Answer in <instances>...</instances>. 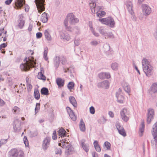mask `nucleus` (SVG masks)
<instances>
[{
  "label": "nucleus",
  "instance_id": "1",
  "mask_svg": "<svg viewBox=\"0 0 157 157\" xmlns=\"http://www.w3.org/2000/svg\"><path fill=\"white\" fill-rule=\"evenodd\" d=\"M78 19L76 18L72 13H70L67 15V18L64 20V24L66 30L72 31V29L70 25H69L68 22L71 25H74L78 23Z\"/></svg>",
  "mask_w": 157,
  "mask_h": 157
},
{
  "label": "nucleus",
  "instance_id": "2",
  "mask_svg": "<svg viewBox=\"0 0 157 157\" xmlns=\"http://www.w3.org/2000/svg\"><path fill=\"white\" fill-rule=\"evenodd\" d=\"M142 67L144 72L146 75L149 77L153 73L154 68L149 61L144 58L142 61Z\"/></svg>",
  "mask_w": 157,
  "mask_h": 157
},
{
  "label": "nucleus",
  "instance_id": "3",
  "mask_svg": "<svg viewBox=\"0 0 157 157\" xmlns=\"http://www.w3.org/2000/svg\"><path fill=\"white\" fill-rule=\"evenodd\" d=\"M25 63L22 64L20 65V68L21 70L25 71L29 70L31 67H34L36 64V62L34 61L33 58L31 59L29 58L28 59L26 57L24 60Z\"/></svg>",
  "mask_w": 157,
  "mask_h": 157
},
{
  "label": "nucleus",
  "instance_id": "4",
  "mask_svg": "<svg viewBox=\"0 0 157 157\" xmlns=\"http://www.w3.org/2000/svg\"><path fill=\"white\" fill-rule=\"evenodd\" d=\"M59 145L62 147L63 148H65V154L68 155L71 154V152L73 151V148L67 142L66 143L64 141L62 142L61 143H59Z\"/></svg>",
  "mask_w": 157,
  "mask_h": 157
},
{
  "label": "nucleus",
  "instance_id": "5",
  "mask_svg": "<svg viewBox=\"0 0 157 157\" xmlns=\"http://www.w3.org/2000/svg\"><path fill=\"white\" fill-rule=\"evenodd\" d=\"M151 132L154 140H151V144L152 146L156 147L157 144V122L153 126Z\"/></svg>",
  "mask_w": 157,
  "mask_h": 157
},
{
  "label": "nucleus",
  "instance_id": "6",
  "mask_svg": "<svg viewBox=\"0 0 157 157\" xmlns=\"http://www.w3.org/2000/svg\"><path fill=\"white\" fill-rule=\"evenodd\" d=\"M9 157H25L23 151L20 150L18 151L17 149H11L9 152Z\"/></svg>",
  "mask_w": 157,
  "mask_h": 157
},
{
  "label": "nucleus",
  "instance_id": "7",
  "mask_svg": "<svg viewBox=\"0 0 157 157\" xmlns=\"http://www.w3.org/2000/svg\"><path fill=\"white\" fill-rule=\"evenodd\" d=\"M98 20L102 23L112 28L114 26L115 24L113 19L110 17H108L102 19H99Z\"/></svg>",
  "mask_w": 157,
  "mask_h": 157
},
{
  "label": "nucleus",
  "instance_id": "8",
  "mask_svg": "<svg viewBox=\"0 0 157 157\" xmlns=\"http://www.w3.org/2000/svg\"><path fill=\"white\" fill-rule=\"evenodd\" d=\"M45 0H35V2L36 3L37 9L38 12L40 13L44 11L45 8L44 6V2Z\"/></svg>",
  "mask_w": 157,
  "mask_h": 157
},
{
  "label": "nucleus",
  "instance_id": "9",
  "mask_svg": "<svg viewBox=\"0 0 157 157\" xmlns=\"http://www.w3.org/2000/svg\"><path fill=\"white\" fill-rule=\"evenodd\" d=\"M51 138L47 137L43 141L42 147L44 151H46L49 147L50 144Z\"/></svg>",
  "mask_w": 157,
  "mask_h": 157
},
{
  "label": "nucleus",
  "instance_id": "10",
  "mask_svg": "<svg viewBox=\"0 0 157 157\" xmlns=\"http://www.w3.org/2000/svg\"><path fill=\"white\" fill-rule=\"evenodd\" d=\"M147 122L150 124L151 120L153 119L154 115V110L151 108H149L147 110Z\"/></svg>",
  "mask_w": 157,
  "mask_h": 157
},
{
  "label": "nucleus",
  "instance_id": "11",
  "mask_svg": "<svg viewBox=\"0 0 157 157\" xmlns=\"http://www.w3.org/2000/svg\"><path fill=\"white\" fill-rule=\"evenodd\" d=\"M142 11L146 15H149L151 12V8L146 4H143L142 5Z\"/></svg>",
  "mask_w": 157,
  "mask_h": 157
},
{
  "label": "nucleus",
  "instance_id": "12",
  "mask_svg": "<svg viewBox=\"0 0 157 157\" xmlns=\"http://www.w3.org/2000/svg\"><path fill=\"white\" fill-rule=\"evenodd\" d=\"M109 83L107 80H105L101 82H99L98 84V86L99 88H104L106 89L109 88Z\"/></svg>",
  "mask_w": 157,
  "mask_h": 157
},
{
  "label": "nucleus",
  "instance_id": "13",
  "mask_svg": "<svg viewBox=\"0 0 157 157\" xmlns=\"http://www.w3.org/2000/svg\"><path fill=\"white\" fill-rule=\"evenodd\" d=\"M24 3L25 0H17L15 2V8L16 9L21 8Z\"/></svg>",
  "mask_w": 157,
  "mask_h": 157
},
{
  "label": "nucleus",
  "instance_id": "14",
  "mask_svg": "<svg viewBox=\"0 0 157 157\" xmlns=\"http://www.w3.org/2000/svg\"><path fill=\"white\" fill-rule=\"evenodd\" d=\"M21 122L17 120H16L13 125V128L14 130L16 131H19L21 129Z\"/></svg>",
  "mask_w": 157,
  "mask_h": 157
},
{
  "label": "nucleus",
  "instance_id": "15",
  "mask_svg": "<svg viewBox=\"0 0 157 157\" xmlns=\"http://www.w3.org/2000/svg\"><path fill=\"white\" fill-rule=\"evenodd\" d=\"M95 0L92 1L90 3V6L91 10V11L93 13H96V10L97 9V8H99L98 6H96V3L95 2Z\"/></svg>",
  "mask_w": 157,
  "mask_h": 157
},
{
  "label": "nucleus",
  "instance_id": "16",
  "mask_svg": "<svg viewBox=\"0 0 157 157\" xmlns=\"http://www.w3.org/2000/svg\"><path fill=\"white\" fill-rule=\"evenodd\" d=\"M149 93L151 95L155 93H157V83H153L149 91Z\"/></svg>",
  "mask_w": 157,
  "mask_h": 157
},
{
  "label": "nucleus",
  "instance_id": "17",
  "mask_svg": "<svg viewBox=\"0 0 157 157\" xmlns=\"http://www.w3.org/2000/svg\"><path fill=\"white\" fill-rule=\"evenodd\" d=\"M85 140L84 139H82L81 140V146L85 151L87 152L89 150V147L88 144L85 143Z\"/></svg>",
  "mask_w": 157,
  "mask_h": 157
},
{
  "label": "nucleus",
  "instance_id": "18",
  "mask_svg": "<svg viewBox=\"0 0 157 157\" xmlns=\"http://www.w3.org/2000/svg\"><path fill=\"white\" fill-rule=\"evenodd\" d=\"M122 85L125 91L130 95V86L126 83H124L123 84H122Z\"/></svg>",
  "mask_w": 157,
  "mask_h": 157
},
{
  "label": "nucleus",
  "instance_id": "19",
  "mask_svg": "<svg viewBox=\"0 0 157 157\" xmlns=\"http://www.w3.org/2000/svg\"><path fill=\"white\" fill-rule=\"evenodd\" d=\"M126 6L128 11L131 14H133V12L132 10V3L130 1H128L126 3Z\"/></svg>",
  "mask_w": 157,
  "mask_h": 157
},
{
  "label": "nucleus",
  "instance_id": "20",
  "mask_svg": "<svg viewBox=\"0 0 157 157\" xmlns=\"http://www.w3.org/2000/svg\"><path fill=\"white\" fill-rule=\"evenodd\" d=\"M69 100L70 103L75 107H76L77 104L75 98L73 96H70L69 98Z\"/></svg>",
  "mask_w": 157,
  "mask_h": 157
},
{
  "label": "nucleus",
  "instance_id": "21",
  "mask_svg": "<svg viewBox=\"0 0 157 157\" xmlns=\"http://www.w3.org/2000/svg\"><path fill=\"white\" fill-rule=\"evenodd\" d=\"M79 126L81 131L82 132H84L85 131L86 128L85 123L82 119L80 120Z\"/></svg>",
  "mask_w": 157,
  "mask_h": 157
},
{
  "label": "nucleus",
  "instance_id": "22",
  "mask_svg": "<svg viewBox=\"0 0 157 157\" xmlns=\"http://www.w3.org/2000/svg\"><path fill=\"white\" fill-rule=\"evenodd\" d=\"M56 82L59 87H61L63 86L64 81L61 78H57L56 79Z\"/></svg>",
  "mask_w": 157,
  "mask_h": 157
},
{
  "label": "nucleus",
  "instance_id": "23",
  "mask_svg": "<svg viewBox=\"0 0 157 157\" xmlns=\"http://www.w3.org/2000/svg\"><path fill=\"white\" fill-rule=\"evenodd\" d=\"M99 31L101 34L104 36H106V34L108 32L107 29L102 27L99 28Z\"/></svg>",
  "mask_w": 157,
  "mask_h": 157
},
{
  "label": "nucleus",
  "instance_id": "24",
  "mask_svg": "<svg viewBox=\"0 0 157 157\" xmlns=\"http://www.w3.org/2000/svg\"><path fill=\"white\" fill-rule=\"evenodd\" d=\"M144 122H142L141 127L139 128V135L140 136H142L143 135V133L144 131Z\"/></svg>",
  "mask_w": 157,
  "mask_h": 157
},
{
  "label": "nucleus",
  "instance_id": "25",
  "mask_svg": "<svg viewBox=\"0 0 157 157\" xmlns=\"http://www.w3.org/2000/svg\"><path fill=\"white\" fill-rule=\"evenodd\" d=\"M59 135L62 137H64L66 136V132L65 130L63 128L60 129L59 131Z\"/></svg>",
  "mask_w": 157,
  "mask_h": 157
},
{
  "label": "nucleus",
  "instance_id": "26",
  "mask_svg": "<svg viewBox=\"0 0 157 157\" xmlns=\"http://www.w3.org/2000/svg\"><path fill=\"white\" fill-rule=\"evenodd\" d=\"M48 20V17L47 16V14L45 12L42 15L41 18V21L43 23L46 22Z\"/></svg>",
  "mask_w": 157,
  "mask_h": 157
},
{
  "label": "nucleus",
  "instance_id": "27",
  "mask_svg": "<svg viewBox=\"0 0 157 157\" xmlns=\"http://www.w3.org/2000/svg\"><path fill=\"white\" fill-rule=\"evenodd\" d=\"M60 58L58 56H56V59L54 61V65L56 68H57L59 65V61H60Z\"/></svg>",
  "mask_w": 157,
  "mask_h": 157
},
{
  "label": "nucleus",
  "instance_id": "28",
  "mask_svg": "<svg viewBox=\"0 0 157 157\" xmlns=\"http://www.w3.org/2000/svg\"><path fill=\"white\" fill-rule=\"evenodd\" d=\"M61 38L64 40H69L70 39V37L67 33H63L61 36Z\"/></svg>",
  "mask_w": 157,
  "mask_h": 157
},
{
  "label": "nucleus",
  "instance_id": "29",
  "mask_svg": "<svg viewBox=\"0 0 157 157\" xmlns=\"http://www.w3.org/2000/svg\"><path fill=\"white\" fill-rule=\"evenodd\" d=\"M116 96L117 98V101L119 102L122 103L124 97L122 96L121 94H118V93H117L116 94Z\"/></svg>",
  "mask_w": 157,
  "mask_h": 157
},
{
  "label": "nucleus",
  "instance_id": "30",
  "mask_svg": "<svg viewBox=\"0 0 157 157\" xmlns=\"http://www.w3.org/2000/svg\"><path fill=\"white\" fill-rule=\"evenodd\" d=\"M119 64L117 63H114L111 64V67L113 71H117L119 67Z\"/></svg>",
  "mask_w": 157,
  "mask_h": 157
},
{
  "label": "nucleus",
  "instance_id": "31",
  "mask_svg": "<svg viewBox=\"0 0 157 157\" xmlns=\"http://www.w3.org/2000/svg\"><path fill=\"white\" fill-rule=\"evenodd\" d=\"M94 145L96 151L98 152H100L101 151L100 147L98 144V142L97 141L95 140L94 141Z\"/></svg>",
  "mask_w": 157,
  "mask_h": 157
},
{
  "label": "nucleus",
  "instance_id": "32",
  "mask_svg": "<svg viewBox=\"0 0 157 157\" xmlns=\"http://www.w3.org/2000/svg\"><path fill=\"white\" fill-rule=\"evenodd\" d=\"M34 96L36 100H38L40 98V94L38 90H35L34 93Z\"/></svg>",
  "mask_w": 157,
  "mask_h": 157
},
{
  "label": "nucleus",
  "instance_id": "33",
  "mask_svg": "<svg viewBox=\"0 0 157 157\" xmlns=\"http://www.w3.org/2000/svg\"><path fill=\"white\" fill-rule=\"evenodd\" d=\"M75 86V83L73 82H69L67 85L68 89L70 90V91H71V90L73 89Z\"/></svg>",
  "mask_w": 157,
  "mask_h": 157
},
{
  "label": "nucleus",
  "instance_id": "34",
  "mask_svg": "<svg viewBox=\"0 0 157 157\" xmlns=\"http://www.w3.org/2000/svg\"><path fill=\"white\" fill-rule=\"evenodd\" d=\"M41 93L42 94L47 95L48 94V89L45 87L43 88L41 90Z\"/></svg>",
  "mask_w": 157,
  "mask_h": 157
},
{
  "label": "nucleus",
  "instance_id": "35",
  "mask_svg": "<svg viewBox=\"0 0 157 157\" xmlns=\"http://www.w3.org/2000/svg\"><path fill=\"white\" fill-rule=\"evenodd\" d=\"M37 78L38 79L45 80V76L44 75L43 73L42 72H39L38 73Z\"/></svg>",
  "mask_w": 157,
  "mask_h": 157
},
{
  "label": "nucleus",
  "instance_id": "36",
  "mask_svg": "<svg viewBox=\"0 0 157 157\" xmlns=\"http://www.w3.org/2000/svg\"><path fill=\"white\" fill-rule=\"evenodd\" d=\"M20 109L17 106L13 107L12 109L13 112L14 114H18L20 111Z\"/></svg>",
  "mask_w": 157,
  "mask_h": 157
},
{
  "label": "nucleus",
  "instance_id": "37",
  "mask_svg": "<svg viewBox=\"0 0 157 157\" xmlns=\"http://www.w3.org/2000/svg\"><path fill=\"white\" fill-rule=\"evenodd\" d=\"M44 34L45 38L47 40H51V36L48 30H46L44 32Z\"/></svg>",
  "mask_w": 157,
  "mask_h": 157
},
{
  "label": "nucleus",
  "instance_id": "38",
  "mask_svg": "<svg viewBox=\"0 0 157 157\" xmlns=\"http://www.w3.org/2000/svg\"><path fill=\"white\" fill-rule=\"evenodd\" d=\"M122 114L124 115L128 114V111L126 108H124L121 110L120 112L121 115H122Z\"/></svg>",
  "mask_w": 157,
  "mask_h": 157
},
{
  "label": "nucleus",
  "instance_id": "39",
  "mask_svg": "<svg viewBox=\"0 0 157 157\" xmlns=\"http://www.w3.org/2000/svg\"><path fill=\"white\" fill-rule=\"evenodd\" d=\"M4 28L0 29V41H2L4 36Z\"/></svg>",
  "mask_w": 157,
  "mask_h": 157
},
{
  "label": "nucleus",
  "instance_id": "40",
  "mask_svg": "<svg viewBox=\"0 0 157 157\" xmlns=\"http://www.w3.org/2000/svg\"><path fill=\"white\" fill-rule=\"evenodd\" d=\"M118 131L120 134L124 136H126V133L125 132L123 128L120 130L119 129Z\"/></svg>",
  "mask_w": 157,
  "mask_h": 157
},
{
  "label": "nucleus",
  "instance_id": "41",
  "mask_svg": "<svg viewBox=\"0 0 157 157\" xmlns=\"http://www.w3.org/2000/svg\"><path fill=\"white\" fill-rule=\"evenodd\" d=\"M69 115L72 120L74 121H76V117L73 112H72L71 113L69 114Z\"/></svg>",
  "mask_w": 157,
  "mask_h": 157
},
{
  "label": "nucleus",
  "instance_id": "42",
  "mask_svg": "<svg viewBox=\"0 0 157 157\" xmlns=\"http://www.w3.org/2000/svg\"><path fill=\"white\" fill-rule=\"evenodd\" d=\"M25 22V21L23 20H20L19 22L18 26L20 29H22L24 26Z\"/></svg>",
  "mask_w": 157,
  "mask_h": 157
},
{
  "label": "nucleus",
  "instance_id": "43",
  "mask_svg": "<svg viewBox=\"0 0 157 157\" xmlns=\"http://www.w3.org/2000/svg\"><path fill=\"white\" fill-rule=\"evenodd\" d=\"M104 145L107 150H109L111 148V144L108 141L105 142L104 143Z\"/></svg>",
  "mask_w": 157,
  "mask_h": 157
},
{
  "label": "nucleus",
  "instance_id": "44",
  "mask_svg": "<svg viewBox=\"0 0 157 157\" xmlns=\"http://www.w3.org/2000/svg\"><path fill=\"white\" fill-rule=\"evenodd\" d=\"M23 142L26 147H28L29 146V142L26 136H24L23 139Z\"/></svg>",
  "mask_w": 157,
  "mask_h": 157
},
{
  "label": "nucleus",
  "instance_id": "45",
  "mask_svg": "<svg viewBox=\"0 0 157 157\" xmlns=\"http://www.w3.org/2000/svg\"><path fill=\"white\" fill-rule=\"evenodd\" d=\"M48 53V50H45L44 51V52L43 57H44V59L46 61L48 60V58L47 56Z\"/></svg>",
  "mask_w": 157,
  "mask_h": 157
},
{
  "label": "nucleus",
  "instance_id": "46",
  "mask_svg": "<svg viewBox=\"0 0 157 157\" xmlns=\"http://www.w3.org/2000/svg\"><path fill=\"white\" fill-rule=\"evenodd\" d=\"M127 115H124L122 114V115H121L122 119L125 122L128 121L129 119L128 117L127 116Z\"/></svg>",
  "mask_w": 157,
  "mask_h": 157
},
{
  "label": "nucleus",
  "instance_id": "47",
  "mask_svg": "<svg viewBox=\"0 0 157 157\" xmlns=\"http://www.w3.org/2000/svg\"><path fill=\"white\" fill-rule=\"evenodd\" d=\"M98 77L101 79H104L105 78V72H102L100 73L98 75Z\"/></svg>",
  "mask_w": 157,
  "mask_h": 157
},
{
  "label": "nucleus",
  "instance_id": "48",
  "mask_svg": "<svg viewBox=\"0 0 157 157\" xmlns=\"http://www.w3.org/2000/svg\"><path fill=\"white\" fill-rule=\"evenodd\" d=\"M80 40L78 38H75L74 40L75 45L76 46H78L80 44Z\"/></svg>",
  "mask_w": 157,
  "mask_h": 157
},
{
  "label": "nucleus",
  "instance_id": "49",
  "mask_svg": "<svg viewBox=\"0 0 157 157\" xmlns=\"http://www.w3.org/2000/svg\"><path fill=\"white\" fill-rule=\"evenodd\" d=\"M105 13L104 11H101L100 12H99L97 13V15L98 17H101L104 16H105Z\"/></svg>",
  "mask_w": 157,
  "mask_h": 157
},
{
  "label": "nucleus",
  "instance_id": "50",
  "mask_svg": "<svg viewBox=\"0 0 157 157\" xmlns=\"http://www.w3.org/2000/svg\"><path fill=\"white\" fill-rule=\"evenodd\" d=\"M59 57L60 58V61H61V63L63 64H64L66 61L65 57L63 56H61L60 57L59 56Z\"/></svg>",
  "mask_w": 157,
  "mask_h": 157
},
{
  "label": "nucleus",
  "instance_id": "51",
  "mask_svg": "<svg viewBox=\"0 0 157 157\" xmlns=\"http://www.w3.org/2000/svg\"><path fill=\"white\" fill-rule=\"evenodd\" d=\"M116 128L118 131L119 130V129L120 130L123 128L120 125V123L118 122H117L116 123Z\"/></svg>",
  "mask_w": 157,
  "mask_h": 157
},
{
  "label": "nucleus",
  "instance_id": "52",
  "mask_svg": "<svg viewBox=\"0 0 157 157\" xmlns=\"http://www.w3.org/2000/svg\"><path fill=\"white\" fill-rule=\"evenodd\" d=\"M105 36V38H111L113 37V35L112 33H110L107 32V33L106 34V36Z\"/></svg>",
  "mask_w": 157,
  "mask_h": 157
},
{
  "label": "nucleus",
  "instance_id": "53",
  "mask_svg": "<svg viewBox=\"0 0 157 157\" xmlns=\"http://www.w3.org/2000/svg\"><path fill=\"white\" fill-rule=\"evenodd\" d=\"M38 132L37 131H34V132H30L31 136L32 137L36 136L37 135Z\"/></svg>",
  "mask_w": 157,
  "mask_h": 157
},
{
  "label": "nucleus",
  "instance_id": "54",
  "mask_svg": "<svg viewBox=\"0 0 157 157\" xmlns=\"http://www.w3.org/2000/svg\"><path fill=\"white\" fill-rule=\"evenodd\" d=\"M95 109L93 106H91L90 108V112L91 114H93L95 113Z\"/></svg>",
  "mask_w": 157,
  "mask_h": 157
},
{
  "label": "nucleus",
  "instance_id": "55",
  "mask_svg": "<svg viewBox=\"0 0 157 157\" xmlns=\"http://www.w3.org/2000/svg\"><path fill=\"white\" fill-rule=\"evenodd\" d=\"M40 104L39 103H37L36 105V106L35 108V113H37L40 109Z\"/></svg>",
  "mask_w": 157,
  "mask_h": 157
},
{
  "label": "nucleus",
  "instance_id": "56",
  "mask_svg": "<svg viewBox=\"0 0 157 157\" xmlns=\"http://www.w3.org/2000/svg\"><path fill=\"white\" fill-rule=\"evenodd\" d=\"M62 151L60 148H57L55 150V153L56 154L61 155L62 154Z\"/></svg>",
  "mask_w": 157,
  "mask_h": 157
},
{
  "label": "nucleus",
  "instance_id": "57",
  "mask_svg": "<svg viewBox=\"0 0 157 157\" xmlns=\"http://www.w3.org/2000/svg\"><path fill=\"white\" fill-rule=\"evenodd\" d=\"M6 143V140H0V147Z\"/></svg>",
  "mask_w": 157,
  "mask_h": 157
},
{
  "label": "nucleus",
  "instance_id": "58",
  "mask_svg": "<svg viewBox=\"0 0 157 157\" xmlns=\"http://www.w3.org/2000/svg\"><path fill=\"white\" fill-rule=\"evenodd\" d=\"M66 110L69 114L70 113H71L72 112H73V111L71 110V108L69 107H66Z\"/></svg>",
  "mask_w": 157,
  "mask_h": 157
},
{
  "label": "nucleus",
  "instance_id": "59",
  "mask_svg": "<svg viewBox=\"0 0 157 157\" xmlns=\"http://www.w3.org/2000/svg\"><path fill=\"white\" fill-rule=\"evenodd\" d=\"M27 86L28 90H30L32 88V85L29 83H27Z\"/></svg>",
  "mask_w": 157,
  "mask_h": 157
},
{
  "label": "nucleus",
  "instance_id": "60",
  "mask_svg": "<svg viewBox=\"0 0 157 157\" xmlns=\"http://www.w3.org/2000/svg\"><path fill=\"white\" fill-rule=\"evenodd\" d=\"M105 78H109L110 77V75L109 72H105Z\"/></svg>",
  "mask_w": 157,
  "mask_h": 157
},
{
  "label": "nucleus",
  "instance_id": "61",
  "mask_svg": "<svg viewBox=\"0 0 157 157\" xmlns=\"http://www.w3.org/2000/svg\"><path fill=\"white\" fill-rule=\"evenodd\" d=\"M5 102L1 98L0 99V106H3L5 105Z\"/></svg>",
  "mask_w": 157,
  "mask_h": 157
},
{
  "label": "nucleus",
  "instance_id": "62",
  "mask_svg": "<svg viewBox=\"0 0 157 157\" xmlns=\"http://www.w3.org/2000/svg\"><path fill=\"white\" fill-rule=\"evenodd\" d=\"M91 31L92 32V33L93 34L96 36H99V34L98 33H96V32L94 31V29L93 27H91Z\"/></svg>",
  "mask_w": 157,
  "mask_h": 157
},
{
  "label": "nucleus",
  "instance_id": "63",
  "mask_svg": "<svg viewBox=\"0 0 157 157\" xmlns=\"http://www.w3.org/2000/svg\"><path fill=\"white\" fill-rule=\"evenodd\" d=\"M42 33L40 32L37 33L36 34V37L38 38H41L42 36Z\"/></svg>",
  "mask_w": 157,
  "mask_h": 157
},
{
  "label": "nucleus",
  "instance_id": "64",
  "mask_svg": "<svg viewBox=\"0 0 157 157\" xmlns=\"http://www.w3.org/2000/svg\"><path fill=\"white\" fill-rule=\"evenodd\" d=\"M107 50V51L105 52L106 55H108L110 54H111L113 52V50Z\"/></svg>",
  "mask_w": 157,
  "mask_h": 157
}]
</instances>
